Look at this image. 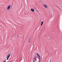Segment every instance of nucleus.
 Masks as SVG:
<instances>
[{
	"label": "nucleus",
	"mask_w": 62,
	"mask_h": 62,
	"mask_svg": "<svg viewBox=\"0 0 62 62\" xmlns=\"http://www.w3.org/2000/svg\"><path fill=\"white\" fill-rule=\"evenodd\" d=\"M30 41H29V42Z\"/></svg>",
	"instance_id": "obj_9"
},
{
	"label": "nucleus",
	"mask_w": 62,
	"mask_h": 62,
	"mask_svg": "<svg viewBox=\"0 0 62 62\" xmlns=\"http://www.w3.org/2000/svg\"><path fill=\"white\" fill-rule=\"evenodd\" d=\"M31 10L32 12H34V9H31Z\"/></svg>",
	"instance_id": "obj_5"
},
{
	"label": "nucleus",
	"mask_w": 62,
	"mask_h": 62,
	"mask_svg": "<svg viewBox=\"0 0 62 62\" xmlns=\"http://www.w3.org/2000/svg\"><path fill=\"white\" fill-rule=\"evenodd\" d=\"M43 22H42L41 24V26H42V24H43Z\"/></svg>",
	"instance_id": "obj_6"
},
{
	"label": "nucleus",
	"mask_w": 62,
	"mask_h": 62,
	"mask_svg": "<svg viewBox=\"0 0 62 62\" xmlns=\"http://www.w3.org/2000/svg\"><path fill=\"white\" fill-rule=\"evenodd\" d=\"M11 54H9L7 56V60H8V58L10 57V56Z\"/></svg>",
	"instance_id": "obj_3"
},
{
	"label": "nucleus",
	"mask_w": 62,
	"mask_h": 62,
	"mask_svg": "<svg viewBox=\"0 0 62 62\" xmlns=\"http://www.w3.org/2000/svg\"><path fill=\"white\" fill-rule=\"evenodd\" d=\"M36 54L38 55V56L39 57V60L38 61H34V62H40V56H39V55L38 54V53H36Z\"/></svg>",
	"instance_id": "obj_1"
},
{
	"label": "nucleus",
	"mask_w": 62,
	"mask_h": 62,
	"mask_svg": "<svg viewBox=\"0 0 62 62\" xmlns=\"http://www.w3.org/2000/svg\"><path fill=\"white\" fill-rule=\"evenodd\" d=\"M37 12L38 13H39V11L37 10Z\"/></svg>",
	"instance_id": "obj_7"
},
{
	"label": "nucleus",
	"mask_w": 62,
	"mask_h": 62,
	"mask_svg": "<svg viewBox=\"0 0 62 62\" xmlns=\"http://www.w3.org/2000/svg\"><path fill=\"white\" fill-rule=\"evenodd\" d=\"M10 7H11V5H9L7 7V10H9L10 8Z\"/></svg>",
	"instance_id": "obj_2"
},
{
	"label": "nucleus",
	"mask_w": 62,
	"mask_h": 62,
	"mask_svg": "<svg viewBox=\"0 0 62 62\" xmlns=\"http://www.w3.org/2000/svg\"><path fill=\"white\" fill-rule=\"evenodd\" d=\"M43 6L45 8H48V5H46V4H44L43 5Z\"/></svg>",
	"instance_id": "obj_4"
},
{
	"label": "nucleus",
	"mask_w": 62,
	"mask_h": 62,
	"mask_svg": "<svg viewBox=\"0 0 62 62\" xmlns=\"http://www.w3.org/2000/svg\"><path fill=\"white\" fill-rule=\"evenodd\" d=\"M34 60H35V59H36V58H34Z\"/></svg>",
	"instance_id": "obj_8"
}]
</instances>
